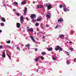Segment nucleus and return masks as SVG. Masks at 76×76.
Here are the masks:
<instances>
[{
    "mask_svg": "<svg viewBox=\"0 0 76 76\" xmlns=\"http://www.w3.org/2000/svg\"><path fill=\"white\" fill-rule=\"evenodd\" d=\"M56 48H55L56 51H58V50H62V48L60 47V46H57L56 47Z\"/></svg>",
    "mask_w": 76,
    "mask_h": 76,
    "instance_id": "obj_1",
    "label": "nucleus"
},
{
    "mask_svg": "<svg viewBox=\"0 0 76 76\" xmlns=\"http://www.w3.org/2000/svg\"><path fill=\"white\" fill-rule=\"evenodd\" d=\"M30 18H31V19H34V18H36V15L32 14L31 15Z\"/></svg>",
    "mask_w": 76,
    "mask_h": 76,
    "instance_id": "obj_2",
    "label": "nucleus"
},
{
    "mask_svg": "<svg viewBox=\"0 0 76 76\" xmlns=\"http://www.w3.org/2000/svg\"><path fill=\"white\" fill-rule=\"evenodd\" d=\"M16 26L17 28H19L20 27V24L19 23H17Z\"/></svg>",
    "mask_w": 76,
    "mask_h": 76,
    "instance_id": "obj_3",
    "label": "nucleus"
},
{
    "mask_svg": "<svg viewBox=\"0 0 76 76\" xmlns=\"http://www.w3.org/2000/svg\"><path fill=\"white\" fill-rule=\"evenodd\" d=\"M28 31H30V32H34V29L32 28H30L28 29Z\"/></svg>",
    "mask_w": 76,
    "mask_h": 76,
    "instance_id": "obj_4",
    "label": "nucleus"
},
{
    "mask_svg": "<svg viewBox=\"0 0 76 76\" xmlns=\"http://www.w3.org/2000/svg\"><path fill=\"white\" fill-rule=\"evenodd\" d=\"M30 37L31 39L32 40V41H33V42H35V40L34 38V37L32 36H31Z\"/></svg>",
    "mask_w": 76,
    "mask_h": 76,
    "instance_id": "obj_5",
    "label": "nucleus"
},
{
    "mask_svg": "<svg viewBox=\"0 0 76 76\" xmlns=\"http://www.w3.org/2000/svg\"><path fill=\"white\" fill-rule=\"evenodd\" d=\"M62 21L63 22V19L62 18H61L58 20V22H61Z\"/></svg>",
    "mask_w": 76,
    "mask_h": 76,
    "instance_id": "obj_6",
    "label": "nucleus"
},
{
    "mask_svg": "<svg viewBox=\"0 0 76 76\" xmlns=\"http://www.w3.org/2000/svg\"><path fill=\"white\" fill-rule=\"evenodd\" d=\"M20 20L22 22H23V16H21L20 17Z\"/></svg>",
    "mask_w": 76,
    "mask_h": 76,
    "instance_id": "obj_7",
    "label": "nucleus"
},
{
    "mask_svg": "<svg viewBox=\"0 0 76 76\" xmlns=\"http://www.w3.org/2000/svg\"><path fill=\"white\" fill-rule=\"evenodd\" d=\"M41 19H42V18L40 17L39 18L36 19L37 22H38V21H41Z\"/></svg>",
    "mask_w": 76,
    "mask_h": 76,
    "instance_id": "obj_8",
    "label": "nucleus"
},
{
    "mask_svg": "<svg viewBox=\"0 0 76 76\" xmlns=\"http://www.w3.org/2000/svg\"><path fill=\"white\" fill-rule=\"evenodd\" d=\"M25 11H24V15H25V14L26 13V12H27V10H28V9H27V8L26 7L25 9Z\"/></svg>",
    "mask_w": 76,
    "mask_h": 76,
    "instance_id": "obj_9",
    "label": "nucleus"
},
{
    "mask_svg": "<svg viewBox=\"0 0 76 76\" xmlns=\"http://www.w3.org/2000/svg\"><path fill=\"white\" fill-rule=\"evenodd\" d=\"M48 10H50V9H51V5H48Z\"/></svg>",
    "mask_w": 76,
    "mask_h": 76,
    "instance_id": "obj_10",
    "label": "nucleus"
},
{
    "mask_svg": "<svg viewBox=\"0 0 76 76\" xmlns=\"http://www.w3.org/2000/svg\"><path fill=\"white\" fill-rule=\"evenodd\" d=\"M47 50L48 51H50L53 50V48H48Z\"/></svg>",
    "mask_w": 76,
    "mask_h": 76,
    "instance_id": "obj_11",
    "label": "nucleus"
},
{
    "mask_svg": "<svg viewBox=\"0 0 76 76\" xmlns=\"http://www.w3.org/2000/svg\"><path fill=\"white\" fill-rule=\"evenodd\" d=\"M1 20H2L3 21V22H6V20L4 17H2L1 19Z\"/></svg>",
    "mask_w": 76,
    "mask_h": 76,
    "instance_id": "obj_12",
    "label": "nucleus"
},
{
    "mask_svg": "<svg viewBox=\"0 0 76 76\" xmlns=\"http://www.w3.org/2000/svg\"><path fill=\"white\" fill-rule=\"evenodd\" d=\"M59 38H61L63 37H64V35L61 34L60 35H59Z\"/></svg>",
    "mask_w": 76,
    "mask_h": 76,
    "instance_id": "obj_13",
    "label": "nucleus"
},
{
    "mask_svg": "<svg viewBox=\"0 0 76 76\" xmlns=\"http://www.w3.org/2000/svg\"><path fill=\"white\" fill-rule=\"evenodd\" d=\"M2 56L4 57V58H5V57H6V55L5 54V53L4 52L3 53V55Z\"/></svg>",
    "mask_w": 76,
    "mask_h": 76,
    "instance_id": "obj_14",
    "label": "nucleus"
},
{
    "mask_svg": "<svg viewBox=\"0 0 76 76\" xmlns=\"http://www.w3.org/2000/svg\"><path fill=\"white\" fill-rule=\"evenodd\" d=\"M41 54L42 55V56H45L46 54V53L45 52H43L41 53Z\"/></svg>",
    "mask_w": 76,
    "mask_h": 76,
    "instance_id": "obj_15",
    "label": "nucleus"
},
{
    "mask_svg": "<svg viewBox=\"0 0 76 76\" xmlns=\"http://www.w3.org/2000/svg\"><path fill=\"white\" fill-rule=\"evenodd\" d=\"M39 58V57H38L37 58L35 59V61L36 62H37V61H38V59Z\"/></svg>",
    "mask_w": 76,
    "mask_h": 76,
    "instance_id": "obj_16",
    "label": "nucleus"
},
{
    "mask_svg": "<svg viewBox=\"0 0 76 76\" xmlns=\"http://www.w3.org/2000/svg\"><path fill=\"white\" fill-rule=\"evenodd\" d=\"M39 58H40L41 60H42V59L44 58L43 56H39Z\"/></svg>",
    "mask_w": 76,
    "mask_h": 76,
    "instance_id": "obj_17",
    "label": "nucleus"
},
{
    "mask_svg": "<svg viewBox=\"0 0 76 76\" xmlns=\"http://www.w3.org/2000/svg\"><path fill=\"white\" fill-rule=\"evenodd\" d=\"M64 12H67V9L66 8H64Z\"/></svg>",
    "mask_w": 76,
    "mask_h": 76,
    "instance_id": "obj_18",
    "label": "nucleus"
},
{
    "mask_svg": "<svg viewBox=\"0 0 76 76\" xmlns=\"http://www.w3.org/2000/svg\"><path fill=\"white\" fill-rule=\"evenodd\" d=\"M26 1L22 2L21 4H26Z\"/></svg>",
    "mask_w": 76,
    "mask_h": 76,
    "instance_id": "obj_19",
    "label": "nucleus"
},
{
    "mask_svg": "<svg viewBox=\"0 0 76 76\" xmlns=\"http://www.w3.org/2000/svg\"><path fill=\"white\" fill-rule=\"evenodd\" d=\"M42 7V5H38L37 6V7L38 8H41Z\"/></svg>",
    "mask_w": 76,
    "mask_h": 76,
    "instance_id": "obj_20",
    "label": "nucleus"
},
{
    "mask_svg": "<svg viewBox=\"0 0 76 76\" xmlns=\"http://www.w3.org/2000/svg\"><path fill=\"white\" fill-rule=\"evenodd\" d=\"M46 16L47 17V18H50L51 16L50 15H48V14H46Z\"/></svg>",
    "mask_w": 76,
    "mask_h": 76,
    "instance_id": "obj_21",
    "label": "nucleus"
},
{
    "mask_svg": "<svg viewBox=\"0 0 76 76\" xmlns=\"http://www.w3.org/2000/svg\"><path fill=\"white\" fill-rule=\"evenodd\" d=\"M29 46H30V44H28L25 45V47H29Z\"/></svg>",
    "mask_w": 76,
    "mask_h": 76,
    "instance_id": "obj_22",
    "label": "nucleus"
},
{
    "mask_svg": "<svg viewBox=\"0 0 76 76\" xmlns=\"http://www.w3.org/2000/svg\"><path fill=\"white\" fill-rule=\"evenodd\" d=\"M36 26H39V23H38V22H37L36 23Z\"/></svg>",
    "mask_w": 76,
    "mask_h": 76,
    "instance_id": "obj_23",
    "label": "nucleus"
},
{
    "mask_svg": "<svg viewBox=\"0 0 76 76\" xmlns=\"http://www.w3.org/2000/svg\"><path fill=\"white\" fill-rule=\"evenodd\" d=\"M14 3L15 4V5H18V3L16 2H14Z\"/></svg>",
    "mask_w": 76,
    "mask_h": 76,
    "instance_id": "obj_24",
    "label": "nucleus"
},
{
    "mask_svg": "<svg viewBox=\"0 0 76 76\" xmlns=\"http://www.w3.org/2000/svg\"><path fill=\"white\" fill-rule=\"evenodd\" d=\"M7 56H8V57H9L10 59V60H11V58H10V57H11V56H10V55H9V54H7Z\"/></svg>",
    "mask_w": 76,
    "mask_h": 76,
    "instance_id": "obj_25",
    "label": "nucleus"
},
{
    "mask_svg": "<svg viewBox=\"0 0 76 76\" xmlns=\"http://www.w3.org/2000/svg\"><path fill=\"white\" fill-rule=\"evenodd\" d=\"M32 21H33V22H37V19H35V20H34V19H32Z\"/></svg>",
    "mask_w": 76,
    "mask_h": 76,
    "instance_id": "obj_26",
    "label": "nucleus"
},
{
    "mask_svg": "<svg viewBox=\"0 0 76 76\" xmlns=\"http://www.w3.org/2000/svg\"><path fill=\"white\" fill-rule=\"evenodd\" d=\"M6 43H7L8 44H10V41L9 40L8 41H7Z\"/></svg>",
    "mask_w": 76,
    "mask_h": 76,
    "instance_id": "obj_27",
    "label": "nucleus"
},
{
    "mask_svg": "<svg viewBox=\"0 0 76 76\" xmlns=\"http://www.w3.org/2000/svg\"><path fill=\"white\" fill-rule=\"evenodd\" d=\"M15 15L18 16H20V14L19 13H18V14L15 13Z\"/></svg>",
    "mask_w": 76,
    "mask_h": 76,
    "instance_id": "obj_28",
    "label": "nucleus"
},
{
    "mask_svg": "<svg viewBox=\"0 0 76 76\" xmlns=\"http://www.w3.org/2000/svg\"><path fill=\"white\" fill-rule=\"evenodd\" d=\"M69 50L71 51H73V48H69Z\"/></svg>",
    "mask_w": 76,
    "mask_h": 76,
    "instance_id": "obj_29",
    "label": "nucleus"
},
{
    "mask_svg": "<svg viewBox=\"0 0 76 76\" xmlns=\"http://www.w3.org/2000/svg\"><path fill=\"white\" fill-rule=\"evenodd\" d=\"M59 7L60 8H62L63 7V5L62 4H61L59 5Z\"/></svg>",
    "mask_w": 76,
    "mask_h": 76,
    "instance_id": "obj_30",
    "label": "nucleus"
},
{
    "mask_svg": "<svg viewBox=\"0 0 76 76\" xmlns=\"http://www.w3.org/2000/svg\"><path fill=\"white\" fill-rule=\"evenodd\" d=\"M52 59L53 60H56V58H55L54 57H52Z\"/></svg>",
    "mask_w": 76,
    "mask_h": 76,
    "instance_id": "obj_31",
    "label": "nucleus"
},
{
    "mask_svg": "<svg viewBox=\"0 0 76 76\" xmlns=\"http://www.w3.org/2000/svg\"><path fill=\"white\" fill-rule=\"evenodd\" d=\"M4 23H1V26H4Z\"/></svg>",
    "mask_w": 76,
    "mask_h": 76,
    "instance_id": "obj_32",
    "label": "nucleus"
},
{
    "mask_svg": "<svg viewBox=\"0 0 76 76\" xmlns=\"http://www.w3.org/2000/svg\"><path fill=\"white\" fill-rule=\"evenodd\" d=\"M3 48V46L2 45H0V49H1Z\"/></svg>",
    "mask_w": 76,
    "mask_h": 76,
    "instance_id": "obj_33",
    "label": "nucleus"
},
{
    "mask_svg": "<svg viewBox=\"0 0 76 76\" xmlns=\"http://www.w3.org/2000/svg\"><path fill=\"white\" fill-rule=\"evenodd\" d=\"M66 53H67V54H68V56H69V52H67V51H65Z\"/></svg>",
    "mask_w": 76,
    "mask_h": 76,
    "instance_id": "obj_34",
    "label": "nucleus"
},
{
    "mask_svg": "<svg viewBox=\"0 0 76 76\" xmlns=\"http://www.w3.org/2000/svg\"><path fill=\"white\" fill-rule=\"evenodd\" d=\"M66 63H67V64L68 65L69 64V61H67L66 62Z\"/></svg>",
    "mask_w": 76,
    "mask_h": 76,
    "instance_id": "obj_35",
    "label": "nucleus"
},
{
    "mask_svg": "<svg viewBox=\"0 0 76 76\" xmlns=\"http://www.w3.org/2000/svg\"><path fill=\"white\" fill-rule=\"evenodd\" d=\"M45 38V36L44 35L43 36V37H42L43 39H44Z\"/></svg>",
    "mask_w": 76,
    "mask_h": 76,
    "instance_id": "obj_36",
    "label": "nucleus"
},
{
    "mask_svg": "<svg viewBox=\"0 0 76 76\" xmlns=\"http://www.w3.org/2000/svg\"><path fill=\"white\" fill-rule=\"evenodd\" d=\"M58 25H57L56 27L55 28L56 29V28H58Z\"/></svg>",
    "mask_w": 76,
    "mask_h": 76,
    "instance_id": "obj_37",
    "label": "nucleus"
},
{
    "mask_svg": "<svg viewBox=\"0 0 76 76\" xmlns=\"http://www.w3.org/2000/svg\"><path fill=\"white\" fill-rule=\"evenodd\" d=\"M17 48L18 50H20V48L19 47H17Z\"/></svg>",
    "mask_w": 76,
    "mask_h": 76,
    "instance_id": "obj_38",
    "label": "nucleus"
},
{
    "mask_svg": "<svg viewBox=\"0 0 76 76\" xmlns=\"http://www.w3.org/2000/svg\"><path fill=\"white\" fill-rule=\"evenodd\" d=\"M76 58H75L74 60V62H76Z\"/></svg>",
    "mask_w": 76,
    "mask_h": 76,
    "instance_id": "obj_39",
    "label": "nucleus"
},
{
    "mask_svg": "<svg viewBox=\"0 0 76 76\" xmlns=\"http://www.w3.org/2000/svg\"><path fill=\"white\" fill-rule=\"evenodd\" d=\"M46 7H48V4H46Z\"/></svg>",
    "mask_w": 76,
    "mask_h": 76,
    "instance_id": "obj_40",
    "label": "nucleus"
},
{
    "mask_svg": "<svg viewBox=\"0 0 76 76\" xmlns=\"http://www.w3.org/2000/svg\"><path fill=\"white\" fill-rule=\"evenodd\" d=\"M37 48H36L35 49V51H37Z\"/></svg>",
    "mask_w": 76,
    "mask_h": 76,
    "instance_id": "obj_41",
    "label": "nucleus"
},
{
    "mask_svg": "<svg viewBox=\"0 0 76 76\" xmlns=\"http://www.w3.org/2000/svg\"><path fill=\"white\" fill-rule=\"evenodd\" d=\"M48 25H46V27H48Z\"/></svg>",
    "mask_w": 76,
    "mask_h": 76,
    "instance_id": "obj_42",
    "label": "nucleus"
},
{
    "mask_svg": "<svg viewBox=\"0 0 76 76\" xmlns=\"http://www.w3.org/2000/svg\"><path fill=\"white\" fill-rule=\"evenodd\" d=\"M69 43H71V44H72L73 42H72L71 41H69Z\"/></svg>",
    "mask_w": 76,
    "mask_h": 76,
    "instance_id": "obj_43",
    "label": "nucleus"
},
{
    "mask_svg": "<svg viewBox=\"0 0 76 76\" xmlns=\"http://www.w3.org/2000/svg\"><path fill=\"white\" fill-rule=\"evenodd\" d=\"M0 32H2V31H1V30H0Z\"/></svg>",
    "mask_w": 76,
    "mask_h": 76,
    "instance_id": "obj_44",
    "label": "nucleus"
},
{
    "mask_svg": "<svg viewBox=\"0 0 76 76\" xmlns=\"http://www.w3.org/2000/svg\"><path fill=\"white\" fill-rule=\"evenodd\" d=\"M43 25V24L42 23L41 24V26H42Z\"/></svg>",
    "mask_w": 76,
    "mask_h": 76,
    "instance_id": "obj_45",
    "label": "nucleus"
},
{
    "mask_svg": "<svg viewBox=\"0 0 76 76\" xmlns=\"http://www.w3.org/2000/svg\"><path fill=\"white\" fill-rule=\"evenodd\" d=\"M65 7H66V6H64V8H65Z\"/></svg>",
    "mask_w": 76,
    "mask_h": 76,
    "instance_id": "obj_46",
    "label": "nucleus"
},
{
    "mask_svg": "<svg viewBox=\"0 0 76 76\" xmlns=\"http://www.w3.org/2000/svg\"><path fill=\"white\" fill-rule=\"evenodd\" d=\"M28 28H29V27H27V28L28 29Z\"/></svg>",
    "mask_w": 76,
    "mask_h": 76,
    "instance_id": "obj_47",
    "label": "nucleus"
},
{
    "mask_svg": "<svg viewBox=\"0 0 76 76\" xmlns=\"http://www.w3.org/2000/svg\"><path fill=\"white\" fill-rule=\"evenodd\" d=\"M37 72H38V69H37Z\"/></svg>",
    "mask_w": 76,
    "mask_h": 76,
    "instance_id": "obj_48",
    "label": "nucleus"
},
{
    "mask_svg": "<svg viewBox=\"0 0 76 76\" xmlns=\"http://www.w3.org/2000/svg\"><path fill=\"white\" fill-rule=\"evenodd\" d=\"M14 11H16V10L15 9H14Z\"/></svg>",
    "mask_w": 76,
    "mask_h": 76,
    "instance_id": "obj_49",
    "label": "nucleus"
},
{
    "mask_svg": "<svg viewBox=\"0 0 76 76\" xmlns=\"http://www.w3.org/2000/svg\"><path fill=\"white\" fill-rule=\"evenodd\" d=\"M33 3H34V4H35V1H34V2H33Z\"/></svg>",
    "mask_w": 76,
    "mask_h": 76,
    "instance_id": "obj_50",
    "label": "nucleus"
},
{
    "mask_svg": "<svg viewBox=\"0 0 76 76\" xmlns=\"http://www.w3.org/2000/svg\"><path fill=\"white\" fill-rule=\"evenodd\" d=\"M42 28H43V27H42Z\"/></svg>",
    "mask_w": 76,
    "mask_h": 76,
    "instance_id": "obj_51",
    "label": "nucleus"
},
{
    "mask_svg": "<svg viewBox=\"0 0 76 76\" xmlns=\"http://www.w3.org/2000/svg\"><path fill=\"white\" fill-rule=\"evenodd\" d=\"M39 31V30H37V31Z\"/></svg>",
    "mask_w": 76,
    "mask_h": 76,
    "instance_id": "obj_52",
    "label": "nucleus"
},
{
    "mask_svg": "<svg viewBox=\"0 0 76 76\" xmlns=\"http://www.w3.org/2000/svg\"><path fill=\"white\" fill-rule=\"evenodd\" d=\"M36 32H35V33L36 34Z\"/></svg>",
    "mask_w": 76,
    "mask_h": 76,
    "instance_id": "obj_53",
    "label": "nucleus"
},
{
    "mask_svg": "<svg viewBox=\"0 0 76 76\" xmlns=\"http://www.w3.org/2000/svg\"><path fill=\"white\" fill-rule=\"evenodd\" d=\"M8 46L9 47V45H8Z\"/></svg>",
    "mask_w": 76,
    "mask_h": 76,
    "instance_id": "obj_54",
    "label": "nucleus"
},
{
    "mask_svg": "<svg viewBox=\"0 0 76 76\" xmlns=\"http://www.w3.org/2000/svg\"><path fill=\"white\" fill-rule=\"evenodd\" d=\"M0 16H1L0 15Z\"/></svg>",
    "mask_w": 76,
    "mask_h": 76,
    "instance_id": "obj_55",
    "label": "nucleus"
}]
</instances>
